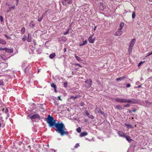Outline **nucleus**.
<instances>
[{
    "label": "nucleus",
    "mask_w": 152,
    "mask_h": 152,
    "mask_svg": "<svg viewBox=\"0 0 152 152\" xmlns=\"http://www.w3.org/2000/svg\"><path fill=\"white\" fill-rule=\"evenodd\" d=\"M7 48H0V50H2L3 51H6V50Z\"/></svg>",
    "instance_id": "nucleus-37"
},
{
    "label": "nucleus",
    "mask_w": 152,
    "mask_h": 152,
    "mask_svg": "<svg viewBox=\"0 0 152 152\" xmlns=\"http://www.w3.org/2000/svg\"><path fill=\"white\" fill-rule=\"evenodd\" d=\"M15 8V5H13L12 6H11L9 7V9L10 10L12 9H14Z\"/></svg>",
    "instance_id": "nucleus-29"
},
{
    "label": "nucleus",
    "mask_w": 152,
    "mask_h": 152,
    "mask_svg": "<svg viewBox=\"0 0 152 152\" xmlns=\"http://www.w3.org/2000/svg\"><path fill=\"white\" fill-rule=\"evenodd\" d=\"M33 42H34V44L35 45H36V41H35L34 40L33 41Z\"/></svg>",
    "instance_id": "nucleus-49"
},
{
    "label": "nucleus",
    "mask_w": 152,
    "mask_h": 152,
    "mask_svg": "<svg viewBox=\"0 0 152 152\" xmlns=\"http://www.w3.org/2000/svg\"><path fill=\"white\" fill-rule=\"evenodd\" d=\"M132 112H134L135 113L136 111V110L135 109H134L133 110H132Z\"/></svg>",
    "instance_id": "nucleus-48"
},
{
    "label": "nucleus",
    "mask_w": 152,
    "mask_h": 152,
    "mask_svg": "<svg viewBox=\"0 0 152 152\" xmlns=\"http://www.w3.org/2000/svg\"><path fill=\"white\" fill-rule=\"evenodd\" d=\"M132 110L129 111V113H132Z\"/></svg>",
    "instance_id": "nucleus-54"
},
{
    "label": "nucleus",
    "mask_w": 152,
    "mask_h": 152,
    "mask_svg": "<svg viewBox=\"0 0 152 152\" xmlns=\"http://www.w3.org/2000/svg\"><path fill=\"white\" fill-rule=\"evenodd\" d=\"M25 28L24 27H23L21 29V34H23L25 32Z\"/></svg>",
    "instance_id": "nucleus-16"
},
{
    "label": "nucleus",
    "mask_w": 152,
    "mask_h": 152,
    "mask_svg": "<svg viewBox=\"0 0 152 152\" xmlns=\"http://www.w3.org/2000/svg\"><path fill=\"white\" fill-rule=\"evenodd\" d=\"M27 36L26 35H24V36H23V37L22 39V40L23 41H25L27 39Z\"/></svg>",
    "instance_id": "nucleus-26"
},
{
    "label": "nucleus",
    "mask_w": 152,
    "mask_h": 152,
    "mask_svg": "<svg viewBox=\"0 0 152 152\" xmlns=\"http://www.w3.org/2000/svg\"><path fill=\"white\" fill-rule=\"evenodd\" d=\"M5 36L7 38V39H9V38L10 37H8L7 36V35H5Z\"/></svg>",
    "instance_id": "nucleus-50"
},
{
    "label": "nucleus",
    "mask_w": 152,
    "mask_h": 152,
    "mask_svg": "<svg viewBox=\"0 0 152 152\" xmlns=\"http://www.w3.org/2000/svg\"><path fill=\"white\" fill-rule=\"evenodd\" d=\"M46 121L50 127H53L55 126L56 128V131L60 133L61 136L69 134V132L65 131V127L64 124L62 123H60L59 122L56 123L53 117L50 115H48Z\"/></svg>",
    "instance_id": "nucleus-1"
},
{
    "label": "nucleus",
    "mask_w": 152,
    "mask_h": 152,
    "mask_svg": "<svg viewBox=\"0 0 152 152\" xmlns=\"http://www.w3.org/2000/svg\"><path fill=\"white\" fill-rule=\"evenodd\" d=\"M76 131L78 132V133H80L81 131V129L80 128V127H79L78 128H77L76 129Z\"/></svg>",
    "instance_id": "nucleus-27"
},
{
    "label": "nucleus",
    "mask_w": 152,
    "mask_h": 152,
    "mask_svg": "<svg viewBox=\"0 0 152 152\" xmlns=\"http://www.w3.org/2000/svg\"><path fill=\"white\" fill-rule=\"evenodd\" d=\"M121 30V28H119L114 34V35L115 36L121 35L122 33V31Z\"/></svg>",
    "instance_id": "nucleus-4"
},
{
    "label": "nucleus",
    "mask_w": 152,
    "mask_h": 152,
    "mask_svg": "<svg viewBox=\"0 0 152 152\" xmlns=\"http://www.w3.org/2000/svg\"><path fill=\"white\" fill-rule=\"evenodd\" d=\"M136 41V39H133L130 42L129 44V46L128 52L129 53H132V51L133 49V47L135 44Z\"/></svg>",
    "instance_id": "nucleus-3"
},
{
    "label": "nucleus",
    "mask_w": 152,
    "mask_h": 152,
    "mask_svg": "<svg viewBox=\"0 0 152 152\" xmlns=\"http://www.w3.org/2000/svg\"><path fill=\"white\" fill-rule=\"evenodd\" d=\"M142 63V61L140 62L139 64H138V66H140V64Z\"/></svg>",
    "instance_id": "nucleus-47"
},
{
    "label": "nucleus",
    "mask_w": 152,
    "mask_h": 152,
    "mask_svg": "<svg viewBox=\"0 0 152 152\" xmlns=\"http://www.w3.org/2000/svg\"><path fill=\"white\" fill-rule=\"evenodd\" d=\"M116 107L119 110H121L122 109V108L121 107V106L119 105H116Z\"/></svg>",
    "instance_id": "nucleus-24"
},
{
    "label": "nucleus",
    "mask_w": 152,
    "mask_h": 152,
    "mask_svg": "<svg viewBox=\"0 0 152 152\" xmlns=\"http://www.w3.org/2000/svg\"><path fill=\"white\" fill-rule=\"evenodd\" d=\"M56 56V54L55 53H53L51 54L50 55H49V57L51 59H52L54 58Z\"/></svg>",
    "instance_id": "nucleus-20"
},
{
    "label": "nucleus",
    "mask_w": 152,
    "mask_h": 152,
    "mask_svg": "<svg viewBox=\"0 0 152 152\" xmlns=\"http://www.w3.org/2000/svg\"><path fill=\"white\" fill-rule=\"evenodd\" d=\"M118 135L121 137H124L125 136V134L123 132L119 131L118 132Z\"/></svg>",
    "instance_id": "nucleus-10"
},
{
    "label": "nucleus",
    "mask_w": 152,
    "mask_h": 152,
    "mask_svg": "<svg viewBox=\"0 0 152 152\" xmlns=\"http://www.w3.org/2000/svg\"><path fill=\"white\" fill-rule=\"evenodd\" d=\"M141 87V86H138L137 87L138 88H140V87Z\"/></svg>",
    "instance_id": "nucleus-53"
},
{
    "label": "nucleus",
    "mask_w": 152,
    "mask_h": 152,
    "mask_svg": "<svg viewBox=\"0 0 152 152\" xmlns=\"http://www.w3.org/2000/svg\"><path fill=\"white\" fill-rule=\"evenodd\" d=\"M124 107H130V104H127L124 105Z\"/></svg>",
    "instance_id": "nucleus-39"
},
{
    "label": "nucleus",
    "mask_w": 152,
    "mask_h": 152,
    "mask_svg": "<svg viewBox=\"0 0 152 152\" xmlns=\"http://www.w3.org/2000/svg\"><path fill=\"white\" fill-rule=\"evenodd\" d=\"M1 123H0V128L1 127Z\"/></svg>",
    "instance_id": "nucleus-57"
},
{
    "label": "nucleus",
    "mask_w": 152,
    "mask_h": 152,
    "mask_svg": "<svg viewBox=\"0 0 152 152\" xmlns=\"http://www.w3.org/2000/svg\"><path fill=\"white\" fill-rule=\"evenodd\" d=\"M88 117L91 119H93L94 118V117L91 115H90Z\"/></svg>",
    "instance_id": "nucleus-31"
},
{
    "label": "nucleus",
    "mask_w": 152,
    "mask_h": 152,
    "mask_svg": "<svg viewBox=\"0 0 152 152\" xmlns=\"http://www.w3.org/2000/svg\"><path fill=\"white\" fill-rule=\"evenodd\" d=\"M15 0L16 1V5H17L18 4V0Z\"/></svg>",
    "instance_id": "nucleus-45"
},
{
    "label": "nucleus",
    "mask_w": 152,
    "mask_h": 152,
    "mask_svg": "<svg viewBox=\"0 0 152 152\" xmlns=\"http://www.w3.org/2000/svg\"><path fill=\"white\" fill-rule=\"evenodd\" d=\"M29 26L30 27L33 28L35 26V24L33 21H31L30 23Z\"/></svg>",
    "instance_id": "nucleus-13"
},
{
    "label": "nucleus",
    "mask_w": 152,
    "mask_h": 152,
    "mask_svg": "<svg viewBox=\"0 0 152 152\" xmlns=\"http://www.w3.org/2000/svg\"><path fill=\"white\" fill-rule=\"evenodd\" d=\"M96 26H95V27H94V31L96 29Z\"/></svg>",
    "instance_id": "nucleus-51"
},
{
    "label": "nucleus",
    "mask_w": 152,
    "mask_h": 152,
    "mask_svg": "<svg viewBox=\"0 0 152 152\" xmlns=\"http://www.w3.org/2000/svg\"><path fill=\"white\" fill-rule=\"evenodd\" d=\"M96 1H98V0H96Z\"/></svg>",
    "instance_id": "nucleus-58"
},
{
    "label": "nucleus",
    "mask_w": 152,
    "mask_h": 152,
    "mask_svg": "<svg viewBox=\"0 0 152 152\" xmlns=\"http://www.w3.org/2000/svg\"><path fill=\"white\" fill-rule=\"evenodd\" d=\"M51 87H53L54 88L55 92H56L57 91L56 90L57 87L56 85L54 83H51Z\"/></svg>",
    "instance_id": "nucleus-14"
},
{
    "label": "nucleus",
    "mask_w": 152,
    "mask_h": 152,
    "mask_svg": "<svg viewBox=\"0 0 152 152\" xmlns=\"http://www.w3.org/2000/svg\"><path fill=\"white\" fill-rule=\"evenodd\" d=\"M30 119L32 121L34 119L38 118L39 120L40 119V115L38 114H34L31 116L30 117Z\"/></svg>",
    "instance_id": "nucleus-5"
},
{
    "label": "nucleus",
    "mask_w": 152,
    "mask_h": 152,
    "mask_svg": "<svg viewBox=\"0 0 152 152\" xmlns=\"http://www.w3.org/2000/svg\"><path fill=\"white\" fill-rule=\"evenodd\" d=\"M115 100L116 102L124 103H128L131 104H134V102H132V100L130 99H122L121 98H117L115 99Z\"/></svg>",
    "instance_id": "nucleus-2"
},
{
    "label": "nucleus",
    "mask_w": 152,
    "mask_h": 152,
    "mask_svg": "<svg viewBox=\"0 0 152 152\" xmlns=\"http://www.w3.org/2000/svg\"><path fill=\"white\" fill-rule=\"evenodd\" d=\"M132 18H134L135 17V12H133V13L132 14Z\"/></svg>",
    "instance_id": "nucleus-28"
},
{
    "label": "nucleus",
    "mask_w": 152,
    "mask_h": 152,
    "mask_svg": "<svg viewBox=\"0 0 152 152\" xmlns=\"http://www.w3.org/2000/svg\"><path fill=\"white\" fill-rule=\"evenodd\" d=\"M93 35L90 36L88 39L89 42L91 43H93L94 42L95 38H92Z\"/></svg>",
    "instance_id": "nucleus-9"
},
{
    "label": "nucleus",
    "mask_w": 152,
    "mask_h": 152,
    "mask_svg": "<svg viewBox=\"0 0 152 152\" xmlns=\"http://www.w3.org/2000/svg\"><path fill=\"white\" fill-rule=\"evenodd\" d=\"M125 125L126 126L127 128H132L133 127L131 125L129 124L126 123L125 124Z\"/></svg>",
    "instance_id": "nucleus-23"
},
{
    "label": "nucleus",
    "mask_w": 152,
    "mask_h": 152,
    "mask_svg": "<svg viewBox=\"0 0 152 152\" xmlns=\"http://www.w3.org/2000/svg\"><path fill=\"white\" fill-rule=\"evenodd\" d=\"M87 41L86 40L85 41H83V43H82L81 44H80V46H81L82 45H85L86 44H87Z\"/></svg>",
    "instance_id": "nucleus-25"
},
{
    "label": "nucleus",
    "mask_w": 152,
    "mask_h": 152,
    "mask_svg": "<svg viewBox=\"0 0 152 152\" xmlns=\"http://www.w3.org/2000/svg\"><path fill=\"white\" fill-rule=\"evenodd\" d=\"M5 52H7L8 53H12L13 52V50L12 49H9L7 48Z\"/></svg>",
    "instance_id": "nucleus-17"
},
{
    "label": "nucleus",
    "mask_w": 152,
    "mask_h": 152,
    "mask_svg": "<svg viewBox=\"0 0 152 152\" xmlns=\"http://www.w3.org/2000/svg\"><path fill=\"white\" fill-rule=\"evenodd\" d=\"M71 29V28L70 27H69L67 29V31L66 32H64L63 33V35H66L68 34L69 33V31Z\"/></svg>",
    "instance_id": "nucleus-12"
},
{
    "label": "nucleus",
    "mask_w": 152,
    "mask_h": 152,
    "mask_svg": "<svg viewBox=\"0 0 152 152\" xmlns=\"http://www.w3.org/2000/svg\"><path fill=\"white\" fill-rule=\"evenodd\" d=\"M3 84V81L2 80H0V85H2Z\"/></svg>",
    "instance_id": "nucleus-36"
},
{
    "label": "nucleus",
    "mask_w": 152,
    "mask_h": 152,
    "mask_svg": "<svg viewBox=\"0 0 152 152\" xmlns=\"http://www.w3.org/2000/svg\"><path fill=\"white\" fill-rule=\"evenodd\" d=\"M131 86V85L129 84H127L126 85V87H129Z\"/></svg>",
    "instance_id": "nucleus-42"
},
{
    "label": "nucleus",
    "mask_w": 152,
    "mask_h": 152,
    "mask_svg": "<svg viewBox=\"0 0 152 152\" xmlns=\"http://www.w3.org/2000/svg\"><path fill=\"white\" fill-rule=\"evenodd\" d=\"M3 17L1 16H0V21L1 22H3Z\"/></svg>",
    "instance_id": "nucleus-38"
},
{
    "label": "nucleus",
    "mask_w": 152,
    "mask_h": 152,
    "mask_svg": "<svg viewBox=\"0 0 152 152\" xmlns=\"http://www.w3.org/2000/svg\"><path fill=\"white\" fill-rule=\"evenodd\" d=\"M85 83H86V86L87 88L90 87L91 85V80H87L85 81Z\"/></svg>",
    "instance_id": "nucleus-6"
},
{
    "label": "nucleus",
    "mask_w": 152,
    "mask_h": 152,
    "mask_svg": "<svg viewBox=\"0 0 152 152\" xmlns=\"http://www.w3.org/2000/svg\"><path fill=\"white\" fill-rule=\"evenodd\" d=\"M27 41L29 42H31L32 41V37L29 34H28V35Z\"/></svg>",
    "instance_id": "nucleus-15"
},
{
    "label": "nucleus",
    "mask_w": 152,
    "mask_h": 152,
    "mask_svg": "<svg viewBox=\"0 0 152 152\" xmlns=\"http://www.w3.org/2000/svg\"><path fill=\"white\" fill-rule=\"evenodd\" d=\"M71 98H74V99H76L78 97V96L77 95L75 96H71Z\"/></svg>",
    "instance_id": "nucleus-30"
},
{
    "label": "nucleus",
    "mask_w": 152,
    "mask_h": 152,
    "mask_svg": "<svg viewBox=\"0 0 152 152\" xmlns=\"http://www.w3.org/2000/svg\"><path fill=\"white\" fill-rule=\"evenodd\" d=\"M126 77H119L116 79L117 81H121L123 80Z\"/></svg>",
    "instance_id": "nucleus-21"
},
{
    "label": "nucleus",
    "mask_w": 152,
    "mask_h": 152,
    "mask_svg": "<svg viewBox=\"0 0 152 152\" xmlns=\"http://www.w3.org/2000/svg\"><path fill=\"white\" fill-rule=\"evenodd\" d=\"M98 113H100L102 114H103L104 113L103 111H101V110H100V111H99Z\"/></svg>",
    "instance_id": "nucleus-44"
},
{
    "label": "nucleus",
    "mask_w": 152,
    "mask_h": 152,
    "mask_svg": "<svg viewBox=\"0 0 152 152\" xmlns=\"http://www.w3.org/2000/svg\"><path fill=\"white\" fill-rule=\"evenodd\" d=\"M75 65H77V66H79L80 67H82V66L80 65L79 64H78V63L75 64Z\"/></svg>",
    "instance_id": "nucleus-40"
},
{
    "label": "nucleus",
    "mask_w": 152,
    "mask_h": 152,
    "mask_svg": "<svg viewBox=\"0 0 152 152\" xmlns=\"http://www.w3.org/2000/svg\"><path fill=\"white\" fill-rule=\"evenodd\" d=\"M125 137L126 138V140L129 142H130L132 140L131 139L130 136H129L128 135L126 136H125Z\"/></svg>",
    "instance_id": "nucleus-19"
},
{
    "label": "nucleus",
    "mask_w": 152,
    "mask_h": 152,
    "mask_svg": "<svg viewBox=\"0 0 152 152\" xmlns=\"http://www.w3.org/2000/svg\"><path fill=\"white\" fill-rule=\"evenodd\" d=\"M88 120L87 119H85L84 120V121L85 122H87V121Z\"/></svg>",
    "instance_id": "nucleus-52"
},
{
    "label": "nucleus",
    "mask_w": 152,
    "mask_h": 152,
    "mask_svg": "<svg viewBox=\"0 0 152 152\" xmlns=\"http://www.w3.org/2000/svg\"><path fill=\"white\" fill-rule=\"evenodd\" d=\"M1 1V0H0V2Z\"/></svg>",
    "instance_id": "nucleus-59"
},
{
    "label": "nucleus",
    "mask_w": 152,
    "mask_h": 152,
    "mask_svg": "<svg viewBox=\"0 0 152 152\" xmlns=\"http://www.w3.org/2000/svg\"><path fill=\"white\" fill-rule=\"evenodd\" d=\"M67 82L66 81L64 83V86L65 87H66L67 86Z\"/></svg>",
    "instance_id": "nucleus-35"
},
{
    "label": "nucleus",
    "mask_w": 152,
    "mask_h": 152,
    "mask_svg": "<svg viewBox=\"0 0 152 152\" xmlns=\"http://www.w3.org/2000/svg\"><path fill=\"white\" fill-rule=\"evenodd\" d=\"M152 54V52H150L147 53V55L146 56V57H147L149 56Z\"/></svg>",
    "instance_id": "nucleus-32"
},
{
    "label": "nucleus",
    "mask_w": 152,
    "mask_h": 152,
    "mask_svg": "<svg viewBox=\"0 0 152 152\" xmlns=\"http://www.w3.org/2000/svg\"><path fill=\"white\" fill-rule=\"evenodd\" d=\"M64 51L65 52H66V48H64Z\"/></svg>",
    "instance_id": "nucleus-55"
},
{
    "label": "nucleus",
    "mask_w": 152,
    "mask_h": 152,
    "mask_svg": "<svg viewBox=\"0 0 152 152\" xmlns=\"http://www.w3.org/2000/svg\"><path fill=\"white\" fill-rule=\"evenodd\" d=\"M124 25V23H121V24H120V28H121V29L122 28L123 26Z\"/></svg>",
    "instance_id": "nucleus-33"
},
{
    "label": "nucleus",
    "mask_w": 152,
    "mask_h": 152,
    "mask_svg": "<svg viewBox=\"0 0 152 152\" xmlns=\"http://www.w3.org/2000/svg\"><path fill=\"white\" fill-rule=\"evenodd\" d=\"M8 109L6 108V109H5V113H8Z\"/></svg>",
    "instance_id": "nucleus-43"
},
{
    "label": "nucleus",
    "mask_w": 152,
    "mask_h": 152,
    "mask_svg": "<svg viewBox=\"0 0 152 152\" xmlns=\"http://www.w3.org/2000/svg\"><path fill=\"white\" fill-rule=\"evenodd\" d=\"M88 134L87 132H81L80 134V137H81L85 136Z\"/></svg>",
    "instance_id": "nucleus-11"
},
{
    "label": "nucleus",
    "mask_w": 152,
    "mask_h": 152,
    "mask_svg": "<svg viewBox=\"0 0 152 152\" xmlns=\"http://www.w3.org/2000/svg\"><path fill=\"white\" fill-rule=\"evenodd\" d=\"M0 44H6V42L3 39L0 38Z\"/></svg>",
    "instance_id": "nucleus-18"
},
{
    "label": "nucleus",
    "mask_w": 152,
    "mask_h": 152,
    "mask_svg": "<svg viewBox=\"0 0 152 152\" xmlns=\"http://www.w3.org/2000/svg\"><path fill=\"white\" fill-rule=\"evenodd\" d=\"M75 58H76V59L77 60L79 61H82V59L80 58L78 56H75Z\"/></svg>",
    "instance_id": "nucleus-22"
},
{
    "label": "nucleus",
    "mask_w": 152,
    "mask_h": 152,
    "mask_svg": "<svg viewBox=\"0 0 152 152\" xmlns=\"http://www.w3.org/2000/svg\"><path fill=\"white\" fill-rule=\"evenodd\" d=\"M86 113L88 116L90 115L89 113H88V111H86Z\"/></svg>",
    "instance_id": "nucleus-41"
},
{
    "label": "nucleus",
    "mask_w": 152,
    "mask_h": 152,
    "mask_svg": "<svg viewBox=\"0 0 152 152\" xmlns=\"http://www.w3.org/2000/svg\"><path fill=\"white\" fill-rule=\"evenodd\" d=\"M80 146L79 143H77L76 144L75 146V148H77L78 147H79Z\"/></svg>",
    "instance_id": "nucleus-34"
},
{
    "label": "nucleus",
    "mask_w": 152,
    "mask_h": 152,
    "mask_svg": "<svg viewBox=\"0 0 152 152\" xmlns=\"http://www.w3.org/2000/svg\"><path fill=\"white\" fill-rule=\"evenodd\" d=\"M58 99L62 101V99L61 98V97L60 96H58Z\"/></svg>",
    "instance_id": "nucleus-46"
},
{
    "label": "nucleus",
    "mask_w": 152,
    "mask_h": 152,
    "mask_svg": "<svg viewBox=\"0 0 152 152\" xmlns=\"http://www.w3.org/2000/svg\"><path fill=\"white\" fill-rule=\"evenodd\" d=\"M72 2V0H64L62 2L64 5L66 4H71Z\"/></svg>",
    "instance_id": "nucleus-7"
},
{
    "label": "nucleus",
    "mask_w": 152,
    "mask_h": 152,
    "mask_svg": "<svg viewBox=\"0 0 152 152\" xmlns=\"http://www.w3.org/2000/svg\"><path fill=\"white\" fill-rule=\"evenodd\" d=\"M145 102L146 103H147L148 102L149 103L148 101H146Z\"/></svg>",
    "instance_id": "nucleus-56"
},
{
    "label": "nucleus",
    "mask_w": 152,
    "mask_h": 152,
    "mask_svg": "<svg viewBox=\"0 0 152 152\" xmlns=\"http://www.w3.org/2000/svg\"><path fill=\"white\" fill-rule=\"evenodd\" d=\"M50 10H48L47 11H46L45 12V13H44L42 15L41 17H40V18H38L37 20L39 22H41L42 20L44 17L45 15V14H47L48 11H50Z\"/></svg>",
    "instance_id": "nucleus-8"
}]
</instances>
